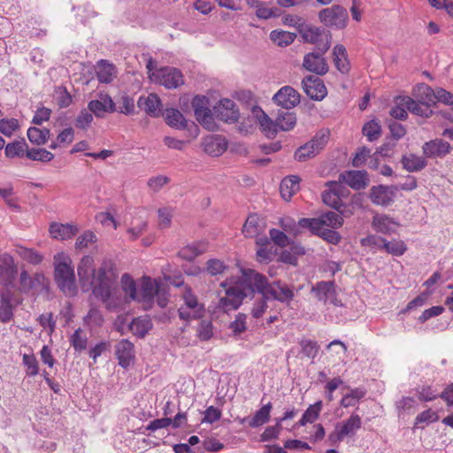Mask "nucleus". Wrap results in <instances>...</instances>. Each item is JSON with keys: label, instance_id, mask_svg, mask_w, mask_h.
<instances>
[{"label": "nucleus", "instance_id": "obj_20", "mask_svg": "<svg viewBox=\"0 0 453 453\" xmlns=\"http://www.w3.org/2000/svg\"><path fill=\"white\" fill-rule=\"evenodd\" d=\"M423 154L428 158H443L451 151L450 144L442 139L426 142L422 146Z\"/></svg>", "mask_w": 453, "mask_h": 453}, {"label": "nucleus", "instance_id": "obj_38", "mask_svg": "<svg viewBox=\"0 0 453 453\" xmlns=\"http://www.w3.org/2000/svg\"><path fill=\"white\" fill-rule=\"evenodd\" d=\"M15 251L21 259L32 265H38L44 259V256L42 253L21 245H16Z\"/></svg>", "mask_w": 453, "mask_h": 453}, {"label": "nucleus", "instance_id": "obj_45", "mask_svg": "<svg viewBox=\"0 0 453 453\" xmlns=\"http://www.w3.org/2000/svg\"><path fill=\"white\" fill-rule=\"evenodd\" d=\"M362 133L369 142L377 141L381 135V126L377 119H372L363 126Z\"/></svg>", "mask_w": 453, "mask_h": 453}, {"label": "nucleus", "instance_id": "obj_58", "mask_svg": "<svg viewBox=\"0 0 453 453\" xmlns=\"http://www.w3.org/2000/svg\"><path fill=\"white\" fill-rule=\"evenodd\" d=\"M332 190H325L322 192V201L327 206L333 208L335 211H339V208L342 206V201L341 196L333 194Z\"/></svg>", "mask_w": 453, "mask_h": 453}, {"label": "nucleus", "instance_id": "obj_63", "mask_svg": "<svg viewBox=\"0 0 453 453\" xmlns=\"http://www.w3.org/2000/svg\"><path fill=\"white\" fill-rule=\"evenodd\" d=\"M418 398L420 402H431L440 398V393L430 385H424L418 391Z\"/></svg>", "mask_w": 453, "mask_h": 453}, {"label": "nucleus", "instance_id": "obj_36", "mask_svg": "<svg viewBox=\"0 0 453 453\" xmlns=\"http://www.w3.org/2000/svg\"><path fill=\"white\" fill-rule=\"evenodd\" d=\"M361 418L356 413H352L345 421L336 423V426L341 430L345 437L355 435L356 431L361 428Z\"/></svg>", "mask_w": 453, "mask_h": 453}, {"label": "nucleus", "instance_id": "obj_29", "mask_svg": "<svg viewBox=\"0 0 453 453\" xmlns=\"http://www.w3.org/2000/svg\"><path fill=\"white\" fill-rule=\"evenodd\" d=\"M50 234L55 239L68 240L75 236L79 228L75 225L72 224H61L53 222L50 226Z\"/></svg>", "mask_w": 453, "mask_h": 453}, {"label": "nucleus", "instance_id": "obj_39", "mask_svg": "<svg viewBox=\"0 0 453 453\" xmlns=\"http://www.w3.org/2000/svg\"><path fill=\"white\" fill-rule=\"evenodd\" d=\"M115 66L107 60L101 59L97 62L96 74L100 83H110L113 79Z\"/></svg>", "mask_w": 453, "mask_h": 453}, {"label": "nucleus", "instance_id": "obj_28", "mask_svg": "<svg viewBox=\"0 0 453 453\" xmlns=\"http://www.w3.org/2000/svg\"><path fill=\"white\" fill-rule=\"evenodd\" d=\"M336 284L334 280H321L312 286L311 292L314 294L318 301L323 302L325 304L328 302L330 296L335 294Z\"/></svg>", "mask_w": 453, "mask_h": 453}, {"label": "nucleus", "instance_id": "obj_30", "mask_svg": "<svg viewBox=\"0 0 453 453\" xmlns=\"http://www.w3.org/2000/svg\"><path fill=\"white\" fill-rule=\"evenodd\" d=\"M396 100H400L402 105H404L410 112L417 116L429 118L433 114L431 109L426 108L417 99L415 100L408 96H398Z\"/></svg>", "mask_w": 453, "mask_h": 453}, {"label": "nucleus", "instance_id": "obj_64", "mask_svg": "<svg viewBox=\"0 0 453 453\" xmlns=\"http://www.w3.org/2000/svg\"><path fill=\"white\" fill-rule=\"evenodd\" d=\"M371 155V150L366 146H362L357 149L353 159L352 166L358 168L364 165Z\"/></svg>", "mask_w": 453, "mask_h": 453}, {"label": "nucleus", "instance_id": "obj_51", "mask_svg": "<svg viewBox=\"0 0 453 453\" xmlns=\"http://www.w3.org/2000/svg\"><path fill=\"white\" fill-rule=\"evenodd\" d=\"M196 336L202 342H207L213 337V325L211 320L202 319L196 329Z\"/></svg>", "mask_w": 453, "mask_h": 453}, {"label": "nucleus", "instance_id": "obj_57", "mask_svg": "<svg viewBox=\"0 0 453 453\" xmlns=\"http://www.w3.org/2000/svg\"><path fill=\"white\" fill-rule=\"evenodd\" d=\"M299 344L302 348V353L305 357L314 358L318 355L319 345L316 341L302 339Z\"/></svg>", "mask_w": 453, "mask_h": 453}, {"label": "nucleus", "instance_id": "obj_13", "mask_svg": "<svg viewBox=\"0 0 453 453\" xmlns=\"http://www.w3.org/2000/svg\"><path fill=\"white\" fill-rule=\"evenodd\" d=\"M49 280L42 273H35L33 276L26 269H22L19 279L18 289L20 293L28 294L33 289L48 288Z\"/></svg>", "mask_w": 453, "mask_h": 453}, {"label": "nucleus", "instance_id": "obj_2", "mask_svg": "<svg viewBox=\"0 0 453 453\" xmlns=\"http://www.w3.org/2000/svg\"><path fill=\"white\" fill-rule=\"evenodd\" d=\"M54 280L65 296H74L77 295L74 268L72 266L70 257H65L63 261L58 262L57 256L54 257Z\"/></svg>", "mask_w": 453, "mask_h": 453}, {"label": "nucleus", "instance_id": "obj_27", "mask_svg": "<svg viewBox=\"0 0 453 453\" xmlns=\"http://www.w3.org/2000/svg\"><path fill=\"white\" fill-rule=\"evenodd\" d=\"M413 96L426 108L431 109L432 106L436 105L435 91L425 83L416 86Z\"/></svg>", "mask_w": 453, "mask_h": 453}, {"label": "nucleus", "instance_id": "obj_60", "mask_svg": "<svg viewBox=\"0 0 453 453\" xmlns=\"http://www.w3.org/2000/svg\"><path fill=\"white\" fill-rule=\"evenodd\" d=\"M205 308L200 307L199 310H195L193 312L187 311L183 306L178 309V316L180 319L189 321L191 319H201L204 317Z\"/></svg>", "mask_w": 453, "mask_h": 453}, {"label": "nucleus", "instance_id": "obj_48", "mask_svg": "<svg viewBox=\"0 0 453 453\" xmlns=\"http://www.w3.org/2000/svg\"><path fill=\"white\" fill-rule=\"evenodd\" d=\"M381 249L386 250L388 254L400 257L407 250V246L403 241H387L385 239Z\"/></svg>", "mask_w": 453, "mask_h": 453}, {"label": "nucleus", "instance_id": "obj_62", "mask_svg": "<svg viewBox=\"0 0 453 453\" xmlns=\"http://www.w3.org/2000/svg\"><path fill=\"white\" fill-rule=\"evenodd\" d=\"M246 319V314L238 313L235 319L230 323L228 327L233 331L234 335H239L247 330Z\"/></svg>", "mask_w": 453, "mask_h": 453}, {"label": "nucleus", "instance_id": "obj_31", "mask_svg": "<svg viewBox=\"0 0 453 453\" xmlns=\"http://www.w3.org/2000/svg\"><path fill=\"white\" fill-rule=\"evenodd\" d=\"M204 151L213 157L222 155L227 149V142L220 135L208 136L203 142Z\"/></svg>", "mask_w": 453, "mask_h": 453}, {"label": "nucleus", "instance_id": "obj_24", "mask_svg": "<svg viewBox=\"0 0 453 453\" xmlns=\"http://www.w3.org/2000/svg\"><path fill=\"white\" fill-rule=\"evenodd\" d=\"M115 354L119 360V365L126 369L129 367L131 362L134 359V346L127 339H123L116 345Z\"/></svg>", "mask_w": 453, "mask_h": 453}, {"label": "nucleus", "instance_id": "obj_40", "mask_svg": "<svg viewBox=\"0 0 453 453\" xmlns=\"http://www.w3.org/2000/svg\"><path fill=\"white\" fill-rule=\"evenodd\" d=\"M262 230L260 226V218L257 213L249 214L245 223L243 224L242 232L246 238H253L257 236Z\"/></svg>", "mask_w": 453, "mask_h": 453}, {"label": "nucleus", "instance_id": "obj_1", "mask_svg": "<svg viewBox=\"0 0 453 453\" xmlns=\"http://www.w3.org/2000/svg\"><path fill=\"white\" fill-rule=\"evenodd\" d=\"M117 277L115 263L111 260H104L95 277L96 283L90 289L93 295L103 303H107L111 296V286Z\"/></svg>", "mask_w": 453, "mask_h": 453}, {"label": "nucleus", "instance_id": "obj_35", "mask_svg": "<svg viewBox=\"0 0 453 453\" xmlns=\"http://www.w3.org/2000/svg\"><path fill=\"white\" fill-rule=\"evenodd\" d=\"M369 198L373 204L382 207H388L393 203L388 194V186L383 184L372 186L370 188Z\"/></svg>", "mask_w": 453, "mask_h": 453}, {"label": "nucleus", "instance_id": "obj_43", "mask_svg": "<svg viewBox=\"0 0 453 453\" xmlns=\"http://www.w3.org/2000/svg\"><path fill=\"white\" fill-rule=\"evenodd\" d=\"M296 37V34L288 30H272L270 34V39L280 47L288 46Z\"/></svg>", "mask_w": 453, "mask_h": 453}, {"label": "nucleus", "instance_id": "obj_7", "mask_svg": "<svg viewBox=\"0 0 453 453\" xmlns=\"http://www.w3.org/2000/svg\"><path fill=\"white\" fill-rule=\"evenodd\" d=\"M320 22L326 27L344 28L347 25L349 14L347 10L340 4L322 9L319 12Z\"/></svg>", "mask_w": 453, "mask_h": 453}, {"label": "nucleus", "instance_id": "obj_56", "mask_svg": "<svg viewBox=\"0 0 453 453\" xmlns=\"http://www.w3.org/2000/svg\"><path fill=\"white\" fill-rule=\"evenodd\" d=\"M122 289L125 293L129 294L132 300L138 298L137 288L135 281L128 273H124L121 277Z\"/></svg>", "mask_w": 453, "mask_h": 453}, {"label": "nucleus", "instance_id": "obj_18", "mask_svg": "<svg viewBox=\"0 0 453 453\" xmlns=\"http://www.w3.org/2000/svg\"><path fill=\"white\" fill-rule=\"evenodd\" d=\"M369 181L365 170H349L339 175V182H345L354 190L365 189L369 185Z\"/></svg>", "mask_w": 453, "mask_h": 453}, {"label": "nucleus", "instance_id": "obj_14", "mask_svg": "<svg viewBox=\"0 0 453 453\" xmlns=\"http://www.w3.org/2000/svg\"><path fill=\"white\" fill-rule=\"evenodd\" d=\"M266 289L267 294L272 300H275L282 303L289 304L295 297L293 288L280 280L270 282L266 277Z\"/></svg>", "mask_w": 453, "mask_h": 453}, {"label": "nucleus", "instance_id": "obj_26", "mask_svg": "<svg viewBox=\"0 0 453 453\" xmlns=\"http://www.w3.org/2000/svg\"><path fill=\"white\" fill-rule=\"evenodd\" d=\"M137 105L150 117L157 118L162 115L160 110H157V107L161 105V100L157 94L151 93L146 97L140 96Z\"/></svg>", "mask_w": 453, "mask_h": 453}, {"label": "nucleus", "instance_id": "obj_6", "mask_svg": "<svg viewBox=\"0 0 453 453\" xmlns=\"http://www.w3.org/2000/svg\"><path fill=\"white\" fill-rule=\"evenodd\" d=\"M165 123L172 128L177 130H186L188 132V136L196 138L199 134V127L194 121H188L183 114L175 108H167L162 113Z\"/></svg>", "mask_w": 453, "mask_h": 453}, {"label": "nucleus", "instance_id": "obj_23", "mask_svg": "<svg viewBox=\"0 0 453 453\" xmlns=\"http://www.w3.org/2000/svg\"><path fill=\"white\" fill-rule=\"evenodd\" d=\"M88 108L97 118H103L105 112L112 113L117 111L115 103L108 94H101L100 100H91Z\"/></svg>", "mask_w": 453, "mask_h": 453}, {"label": "nucleus", "instance_id": "obj_10", "mask_svg": "<svg viewBox=\"0 0 453 453\" xmlns=\"http://www.w3.org/2000/svg\"><path fill=\"white\" fill-rule=\"evenodd\" d=\"M254 295L260 294L261 296L255 301L251 309V315L254 319H260L268 308V301L272 298L267 294L266 276L262 273L253 280Z\"/></svg>", "mask_w": 453, "mask_h": 453}, {"label": "nucleus", "instance_id": "obj_55", "mask_svg": "<svg viewBox=\"0 0 453 453\" xmlns=\"http://www.w3.org/2000/svg\"><path fill=\"white\" fill-rule=\"evenodd\" d=\"M19 128V120L14 118L0 119V133L11 137Z\"/></svg>", "mask_w": 453, "mask_h": 453}, {"label": "nucleus", "instance_id": "obj_49", "mask_svg": "<svg viewBox=\"0 0 453 453\" xmlns=\"http://www.w3.org/2000/svg\"><path fill=\"white\" fill-rule=\"evenodd\" d=\"M319 219L324 221L323 226H329L333 229L341 227L344 223V219L337 211H326L322 213Z\"/></svg>", "mask_w": 453, "mask_h": 453}, {"label": "nucleus", "instance_id": "obj_50", "mask_svg": "<svg viewBox=\"0 0 453 453\" xmlns=\"http://www.w3.org/2000/svg\"><path fill=\"white\" fill-rule=\"evenodd\" d=\"M229 268L223 261L217 258H210L206 262V266L203 268L204 273H207L211 276H218Z\"/></svg>", "mask_w": 453, "mask_h": 453}, {"label": "nucleus", "instance_id": "obj_11", "mask_svg": "<svg viewBox=\"0 0 453 453\" xmlns=\"http://www.w3.org/2000/svg\"><path fill=\"white\" fill-rule=\"evenodd\" d=\"M213 116L225 123L233 124L240 118L239 108L231 99L223 98L213 107Z\"/></svg>", "mask_w": 453, "mask_h": 453}, {"label": "nucleus", "instance_id": "obj_53", "mask_svg": "<svg viewBox=\"0 0 453 453\" xmlns=\"http://www.w3.org/2000/svg\"><path fill=\"white\" fill-rule=\"evenodd\" d=\"M269 235L272 242L280 248H285L291 243L290 238L283 230L271 228L269 230Z\"/></svg>", "mask_w": 453, "mask_h": 453}, {"label": "nucleus", "instance_id": "obj_15", "mask_svg": "<svg viewBox=\"0 0 453 453\" xmlns=\"http://www.w3.org/2000/svg\"><path fill=\"white\" fill-rule=\"evenodd\" d=\"M20 303L16 299L12 289L0 290V322L9 323L14 319V309Z\"/></svg>", "mask_w": 453, "mask_h": 453}, {"label": "nucleus", "instance_id": "obj_22", "mask_svg": "<svg viewBox=\"0 0 453 453\" xmlns=\"http://www.w3.org/2000/svg\"><path fill=\"white\" fill-rule=\"evenodd\" d=\"M323 55L319 52L306 54L303 58V66L317 75L326 74L328 72V65Z\"/></svg>", "mask_w": 453, "mask_h": 453}, {"label": "nucleus", "instance_id": "obj_21", "mask_svg": "<svg viewBox=\"0 0 453 453\" xmlns=\"http://www.w3.org/2000/svg\"><path fill=\"white\" fill-rule=\"evenodd\" d=\"M252 111L259 112L257 114V119L261 131L267 138L273 139L280 130L277 117L273 120L259 106H254Z\"/></svg>", "mask_w": 453, "mask_h": 453}, {"label": "nucleus", "instance_id": "obj_34", "mask_svg": "<svg viewBox=\"0 0 453 453\" xmlns=\"http://www.w3.org/2000/svg\"><path fill=\"white\" fill-rule=\"evenodd\" d=\"M28 144L25 138L21 137L19 140H14L7 143L4 147V155L7 158H23L27 157Z\"/></svg>", "mask_w": 453, "mask_h": 453}, {"label": "nucleus", "instance_id": "obj_52", "mask_svg": "<svg viewBox=\"0 0 453 453\" xmlns=\"http://www.w3.org/2000/svg\"><path fill=\"white\" fill-rule=\"evenodd\" d=\"M182 298L187 309H192L195 311L199 310L201 306L205 308L203 303H200L198 302L197 296L194 294L191 287L188 285L185 286V292Z\"/></svg>", "mask_w": 453, "mask_h": 453}, {"label": "nucleus", "instance_id": "obj_44", "mask_svg": "<svg viewBox=\"0 0 453 453\" xmlns=\"http://www.w3.org/2000/svg\"><path fill=\"white\" fill-rule=\"evenodd\" d=\"M54 154L44 148H29L27 153V158L32 161L48 163L53 160Z\"/></svg>", "mask_w": 453, "mask_h": 453}, {"label": "nucleus", "instance_id": "obj_59", "mask_svg": "<svg viewBox=\"0 0 453 453\" xmlns=\"http://www.w3.org/2000/svg\"><path fill=\"white\" fill-rule=\"evenodd\" d=\"M281 14V11L277 7L269 8L264 3L257 11L256 16L260 19H269L271 18H278Z\"/></svg>", "mask_w": 453, "mask_h": 453}, {"label": "nucleus", "instance_id": "obj_37", "mask_svg": "<svg viewBox=\"0 0 453 453\" xmlns=\"http://www.w3.org/2000/svg\"><path fill=\"white\" fill-rule=\"evenodd\" d=\"M403 168L410 173L419 172L427 165V161L425 157H418L415 154L410 156L403 155L401 158Z\"/></svg>", "mask_w": 453, "mask_h": 453}, {"label": "nucleus", "instance_id": "obj_17", "mask_svg": "<svg viewBox=\"0 0 453 453\" xmlns=\"http://www.w3.org/2000/svg\"><path fill=\"white\" fill-rule=\"evenodd\" d=\"M302 86L307 96L312 100L321 101L327 95L324 81L319 77L313 75L305 76L302 81Z\"/></svg>", "mask_w": 453, "mask_h": 453}, {"label": "nucleus", "instance_id": "obj_8", "mask_svg": "<svg viewBox=\"0 0 453 453\" xmlns=\"http://www.w3.org/2000/svg\"><path fill=\"white\" fill-rule=\"evenodd\" d=\"M303 42L315 45V52L325 54L330 48L332 35L330 30H297Z\"/></svg>", "mask_w": 453, "mask_h": 453}, {"label": "nucleus", "instance_id": "obj_5", "mask_svg": "<svg viewBox=\"0 0 453 453\" xmlns=\"http://www.w3.org/2000/svg\"><path fill=\"white\" fill-rule=\"evenodd\" d=\"M208 104L209 98L203 95L195 96L191 102L196 120L204 128L215 131L218 129V125L214 121L213 114Z\"/></svg>", "mask_w": 453, "mask_h": 453}, {"label": "nucleus", "instance_id": "obj_46", "mask_svg": "<svg viewBox=\"0 0 453 453\" xmlns=\"http://www.w3.org/2000/svg\"><path fill=\"white\" fill-rule=\"evenodd\" d=\"M279 225L285 233L292 235L294 238L297 237L302 234L301 226H299V221L296 223V220L291 217L280 218Z\"/></svg>", "mask_w": 453, "mask_h": 453}, {"label": "nucleus", "instance_id": "obj_19", "mask_svg": "<svg viewBox=\"0 0 453 453\" xmlns=\"http://www.w3.org/2000/svg\"><path fill=\"white\" fill-rule=\"evenodd\" d=\"M157 78L166 88H176L184 83L183 74L178 68L165 66L157 71Z\"/></svg>", "mask_w": 453, "mask_h": 453}, {"label": "nucleus", "instance_id": "obj_4", "mask_svg": "<svg viewBox=\"0 0 453 453\" xmlns=\"http://www.w3.org/2000/svg\"><path fill=\"white\" fill-rule=\"evenodd\" d=\"M329 132L319 131L305 144L298 147L294 153V158L304 162L318 155L328 142Z\"/></svg>", "mask_w": 453, "mask_h": 453}, {"label": "nucleus", "instance_id": "obj_9", "mask_svg": "<svg viewBox=\"0 0 453 453\" xmlns=\"http://www.w3.org/2000/svg\"><path fill=\"white\" fill-rule=\"evenodd\" d=\"M18 275V265L9 253L0 255V284L3 288L13 289Z\"/></svg>", "mask_w": 453, "mask_h": 453}, {"label": "nucleus", "instance_id": "obj_33", "mask_svg": "<svg viewBox=\"0 0 453 453\" xmlns=\"http://www.w3.org/2000/svg\"><path fill=\"white\" fill-rule=\"evenodd\" d=\"M301 178L298 175H288L280 184V196L285 200H289L300 189Z\"/></svg>", "mask_w": 453, "mask_h": 453}, {"label": "nucleus", "instance_id": "obj_41", "mask_svg": "<svg viewBox=\"0 0 453 453\" xmlns=\"http://www.w3.org/2000/svg\"><path fill=\"white\" fill-rule=\"evenodd\" d=\"M276 117L281 131L292 130L296 125V115L289 110L279 109Z\"/></svg>", "mask_w": 453, "mask_h": 453}, {"label": "nucleus", "instance_id": "obj_61", "mask_svg": "<svg viewBox=\"0 0 453 453\" xmlns=\"http://www.w3.org/2000/svg\"><path fill=\"white\" fill-rule=\"evenodd\" d=\"M203 254V250H197L195 246H192L191 244L189 245H187L185 247H183L182 249H180L176 256L183 260H186V261H188V262H191L193 261L196 257H199L200 255Z\"/></svg>", "mask_w": 453, "mask_h": 453}, {"label": "nucleus", "instance_id": "obj_54", "mask_svg": "<svg viewBox=\"0 0 453 453\" xmlns=\"http://www.w3.org/2000/svg\"><path fill=\"white\" fill-rule=\"evenodd\" d=\"M82 330L81 328H77L74 333L70 336V343L73 347L76 352L81 353L85 350L88 346V338L86 336H81Z\"/></svg>", "mask_w": 453, "mask_h": 453}, {"label": "nucleus", "instance_id": "obj_32", "mask_svg": "<svg viewBox=\"0 0 453 453\" xmlns=\"http://www.w3.org/2000/svg\"><path fill=\"white\" fill-rule=\"evenodd\" d=\"M161 287V281L157 279H152L150 276H143L142 278L140 294L137 299L156 298L158 294V289Z\"/></svg>", "mask_w": 453, "mask_h": 453}, {"label": "nucleus", "instance_id": "obj_3", "mask_svg": "<svg viewBox=\"0 0 453 453\" xmlns=\"http://www.w3.org/2000/svg\"><path fill=\"white\" fill-rule=\"evenodd\" d=\"M262 273L254 269H242V276L236 279H231V283L234 286H230L226 289V296L234 297L242 302L245 298H254L253 280Z\"/></svg>", "mask_w": 453, "mask_h": 453}, {"label": "nucleus", "instance_id": "obj_16", "mask_svg": "<svg viewBox=\"0 0 453 453\" xmlns=\"http://www.w3.org/2000/svg\"><path fill=\"white\" fill-rule=\"evenodd\" d=\"M300 94L291 86H283L273 96V102L284 110H291L300 103Z\"/></svg>", "mask_w": 453, "mask_h": 453}, {"label": "nucleus", "instance_id": "obj_25", "mask_svg": "<svg viewBox=\"0 0 453 453\" xmlns=\"http://www.w3.org/2000/svg\"><path fill=\"white\" fill-rule=\"evenodd\" d=\"M273 409V404L271 402L264 404L260 409H258L253 417H245L241 419L242 424L248 423L249 426L251 428L259 427L270 421L271 411Z\"/></svg>", "mask_w": 453, "mask_h": 453}, {"label": "nucleus", "instance_id": "obj_12", "mask_svg": "<svg viewBox=\"0 0 453 453\" xmlns=\"http://www.w3.org/2000/svg\"><path fill=\"white\" fill-rule=\"evenodd\" d=\"M94 259L84 256L77 266L79 282L82 292H88L95 282L96 269L93 267Z\"/></svg>", "mask_w": 453, "mask_h": 453}, {"label": "nucleus", "instance_id": "obj_42", "mask_svg": "<svg viewBox=\"0 0 453 453\" xmlns=\"http://www.w3.org/2000/svg\"><path fill=\"white\" fill-rule=\"evenodd\" d=\"M152 326L153 324L150 319L147 316L144 319H134L129 325V329L138 338H144Z\"/></svg>", "mask_w": 453, "mask_h": 453}, {"label": "nucleus", "instance_id": "obj_47", "mask_svg": "<svg viewBox=\"0 0 453 453\" xmlns=\"http://www.w3.org/2000/svg\"><path fill=\"white\" fill-rule=\"evenodd\" d=\"M324 221L319 218H302L299 219L301 229H309L313 235H319L323 229Z\"/></svg>", "mask_w": 453, "mask_h": 453}]
</instances>
